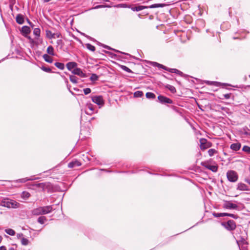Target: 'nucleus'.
I'll use <instances>...</instances> for the list:
<instances>
[{
	"instance_id": "obj_1",
	"label": "nucleus",
	"mask_w": 250,
	"mask_h": 250,
	"mask_svg": "<svg viewBox=\"0 0 250 250\" xmlns=\"http://www.w3.org/2000/svg\"><path fill=\"white\" fill-rule=\"evenodd\" d=\"M1 205L9 208H17L20 207V204L15 200L5 198L1 200Z\"/></svg>"
},
{
	"instance_id": "obj_2",
	"label": "nucleus",
	"mask_w": 250,
	"mask_h": 250,
	"mask_svg": "<svg viewBox=\"0 0 250 250\" xmlns=\"http://www.w3.org/2000/svg\"><path fill=\"white\" fill-rule=\"evenodd\" d=\"M227 177L228 180L231 182H235L238 179L237 172L234 170H229L227 173Z\"/></svg>"
},
{
	"instance_id": "obj_3",
	"label": "nucleus",
	"mask_w": 250,
	"mask_h": 250,
	"mask_svg": "<svg viewBox=\"0 0 250 250\" xmlns=\"http://www.w3.org/2000/svg\"><path fill=\"white\" fill-rule=\"evenodd\" d=\"M224 227L229 230H234L236 228V224L234 221L230 220L227 223H223Z\"/></svg>"
},
{
	"instance_id": "obj_4",
	"label": "nucleus",
	"mask_w": 250,
	"mask_h": 250,
	"mask_svg": "<svg viewBox=\"0 0 250 250\" xmlns=\"http://www.w3.org/2000/svg\"><path fill=\"white\" fill-rule=\"evenodd\" d=\"M92 101L100 106H102L104 104V101L102 96H95L91 98Z\"/></svg>"
},
{
	"instance_id": "obj_5",
	"label": "nucleus",
	"mask_w": 250,
	"mask_h": 250,
	"mask_svg": "<svg viewBox=\"0 0 250 250\" xmlns=\"http://www.w3.org/2000/svg\"><path fill=\"white\" fill-rule=\"evenodd\" d=\"M200 148L201 149L205 150L211 147V143L207 141L206 139L201 138L200 139Z\"/></svg>"
},
{
	"instance_id": "obj_6",
	"label": "nucleus",
	"mask_w": 250,
	"mask_h": 250,
	"mask_svg": "<svg viewBox=\"0 0 250 250\" xmlns=\"http://www.w3.org/2000/svg\"><path fill=\"white\" fill-rule=\"evenodd\" d=\"M223 207L227 209H236L238 208V206L232 203L231 201H226L223 204Z\"/></svg>"
},
{
	"instance_id": "obj_7",
	"label": "nucleus",
	"mask_w": 250,
	"mask_h": 250,
	"mask_svg": "<svg viewBox=\"0 0 250 250\" xmlns=\"http://www.w3.org/2000/svg\"><path fill=\"white\" fill-rule=\"evenodd\" d=\"M93 105L91 103H87L85 106V112L87 114L91 115L94 113Z\"/></svg>"
},
{
	"instance_id": "obj_8",
	"label": "nucleus",
	"mask_w": 250,
	"mask_h": 250,
	"mask_svg": "<svg viewBox=\"0 0 250 250\" xmlns=\"http://www.w3.org/2000/svg\"><path fill=\"white\" fill-rule=\"evenodd\" d=\"M158 99L160 103H167V104H172V101L165 96L160 95L158 97Z\"/></svg>"
},
{
	"instance_id": "obj_9",
	"label": "nucleus",
	"mask_w": 250,
	"mask_h": 250,
	"mask_svg": "<svg viewBox=\"0 0 250 250\" xmlns=\"http://www.w3.org/2000/svg\"><path fill=\"white\" fill-rule=\"evenodd\" d=\"M72 72L75 74L81 77L84 78L85 77V74L83 72L82 70L79 68H75L74 69Z\"/></svg>"
},
{
	"instance_id": "obj_10",
	"label": "nucleus",
	"mask_w": 250,
	"mask_h": 250,
	"mask_svg": "<svg viewBox=\"0 0 250 250\" xmlns=\"http://www.w3.org/2000/svg\"><path fill=\"white\" fill-rule=\"evenodd\" d=\"M42 214H46L50 213L52 210V207L51 206H47L44 207H42Z\"/></svg>"
},
{
	"instance_id": "obj_11",
	"label": "nucleus",
	"mask_w": 250,
	"mask_h": 250,
	"mask_svg": "<svg viewBox=\"0 0 250 250\" xmlns=\"http://www.w3.org/2000/svg\"><path fill=\"white\" fill-rule=\"evenodd\" d=\"M237 189L241 191H246L248 190V187L246 184L242 183H239L237 185Z\"/></svg>"
},
{
	"instance_id": "obj_12",
	"label": "nucleus",
	"mask_w": 250,
	"mask_h": 250,
	"mask_svg": "<svg viewBox=\"0 0 250 250\" xmlns=\"http://www.w3.org/2000/svg\"><path fill=\"white\" fill-rule=\"evenodd\" d=\"M130 8L133 11H140L145 9L148 8V7L146 6L139 5L138 6L133 7Z\"/></svg>"
},
{
	"instance_id": "obj_13",
	"label": "nucleus",
	"mask_w": 250,
	"mask_h": 250,
	"mask_svg": "<svg viewBox=\"0 0 250 250\" xmlns=\"http://www.w3.org/2000/svg\"><path fill=\"white\" fill-rule=\"evenodd\" d=\"M77 66V63L75 62H69L66 64L67 68L69 70H72L75 69Z\"/></svg>"
},
{
	"instance_id": "obj_14",
	"label": "nucleus",
	"mask_w": 250,
	"mask_h": 250,
	"mask_svg": "<svg viewBox=\"0 0 250 250\" xmlns=\"http://www.w3.org/2000/svg\"><path fill=\"white\" fill-rule=\"evenodd\" d=\"M81 165V164L78 161H72L68 164V167L70 168H73L76 167H79Z\"/></svg>"
},
{
	"instance_id": "obj_15",
	"label": "nucleus",
	"mask_w": 250,
	"mask_h": 250,
	"mask_svg": "<svg viewBox=\"0 0 250 250\" xmlns=\"http://www.w3.org/2000/svg\"><path fill=\"white\" fill-rule=\"evenodd\" d=\"M16 21L18 23L21 24L24 22L23 17L21 14H18L16 18Z\"/></svg>"
},
{
	"instance_id": "obj_16",
	"label": "nucleus",
	"mask_w": 250,
	"mask_h": 250,
	"mask_svg": "<svg viewBox=\"0 0 250 250\" xmlns=\"http://www.w3.org/2000/svg\"><path fill=\"white\" fill-rule=\"evenodd\" d=\"M230 148L234 151L239 150L241 147V144L240 143H233L230 145Z\"/></svg>"
},
{
	"instance_id": "obj_17",
	"label": "nucleus",
	"mask_w": 250,
	"mask_h": 250,
	"mask_svg": "<svg viewBox=\"0 0 250 250\" xmlns=\"http://www.w3.org/2000/svg\"><path fill=\"white\" fill-rule=\"evenodd\" d=\"M166 6V4L165 3H156L152 4L148 7V8H155L158 7H164Z\"/></svg>"
},
{
	"instance_id": "obj_18",
	"label": "nucleus",
	"mask_w": 250,
	"mask_h": 250,
	"mask_svg": "<svg viewBox=\"0 0 250 250\" xmlns=\"http://www.w3.org/2000/svg\"><path fill=\"white\" fill-rule=\"evenodd\" d=\"M42 207L34 209L32 211V213L35 215H39L42 214Z\"/></svg>"
},
{
	"instance_id": "obj_19",
	"label": "nucleus",
	"mask_w": 250,
	"mask_h": 250,
	"mask_svg": "<svg viewBox=\"0 0 250 250\" xmlns=\"http://www.w3.org/2000/svg\"><path fill=\"white\" fill-rule=\"evenodd\" d=\"M205 167L211 170L213 172H216L218 169V167L214 165H207Z\"/></svg>"
},
{
	"instance_id": "obj_20",
	"label": "nucleus",
	"mask_w": 250,
	"mask_h": 250,
	"mask_svg": "<svg viewBox=\"0 0 250 250\" xmlns=\"http://www.w3.org/2000/svg\"><path fill=\"white\" fill-rule=\"evenodd\" d=\"M42 57L45 62L49 63H52L53 62L52 58L48 54H44Z\"/></svg>"
},
{
	"instance_id": "obj_21",
	"label": "nucleus",
	"mask_w": 250,
	"mask_h": 250,
	"mask_svg": "<svg viewBox=\"0 0 250 250\" xmlns=\"http://www.w3.org/2000/svg\"><path fill=\"white\" fill-rule=\"evenodd\" d=\"M46 37L49 39L55 38V35L54 34V33H53L50 30L46 31Z\"/></svg>"
},
{
	"instance_id": "obj_22",
	"label": "nucleus",
	"mask_w": 250,
	"mask_h": 250,
	"mask_svg": "<svg viewBox=\"0 0 250 250\" xmlns=\"http://www.w3.org/2000/svg\"><path fill=\"white\" fill-rule=\"evenodd\" d=\"M21 31L24 34H28L30 32V29L27 26H24L22 27Z\"/></svg>"
},
{
	"instance_id": "obj_23",
	"label": "nucleus",
	"mask_w": 250,
	"mask_h": 250,
	"mask_svg": "<svg viewBox=\"0 0 250 250\" xmlns=\"http://www.w3.org/2000/svg\"><path fill=\"white\" fill-rule=\"evenodd\" d=\"M47 52L48 54L54 56V52L53 47L52 46H49L47 48Z\"/></svg>"
},
{
	"instance_id": "obj_24",
	"label": "nucleus",
	"mask_w": 250,
	"mask_h": 250,
	"mask_svg": "<svg viewBox=\"0 0 250 250\" xmlns=\"http://www.w3.org/2000/svg\"><path fill=\"white\" fill-rule=\"evenodd\" d=\"M237 243L240 248L243 247L244 245H246L247 244V242L245 239H242L241 240H237Z\"/></svg>"
},
{
	"instance_id": "obj_25",
	"label": "nucleus",
	"mask_w": 250,
	"mask_h": 250,
	"mask_svg": "<svg viewBox=\"0 0 250 250\" xmlns=\"http://www.w3.org/2000/svg\"><path fill=\"white\" fill-rule=\"evenodd\" d=\"M55 65L61 70H63L64 68V65L63 63L61 62H56Z\"/></svg>"
},
{
	"instance_id": "obj_26",
	"label": "nucleus",
	"mask_w": 250,
	"mask_h": 250,
	"mask_svg": "<svg viewBox=\"0 0 250 250\" xmlns=\"http://www.w3.org/2000/svg\"><path fill=\"white\" fill-rule=\"evenodd\" d=\"M117 8H130V6L125 3L118 4L116 6Z\"/></svg>"
},
{
	"instance_id": "obj_27",
	"label": "nucleus",
	"mask_w": 250,
	"mask_h": 250,
	"mask_svg": "<svg viewBox=\"0 0 250 250\" xmlns=\"http://www.w3.org/2000/svg\"><path fill=\"white\" fill-rule=\"evenodd\" d=\"M86 48L91 51H94L95 50V47L94 46L91 45L90 43H86L85 44Z\"/></svg>"
},
{
	"instance_id": "obj_28",
	"label": "nucleus",
	"mask_w": 250,
	"mask_h": 250,
	"mask_svg": "<svg viewBox=\"0 0 250 250\" xmlns=\"http://www.w3.org/2000/svg\"><path fill=\"white\" fill-rule=\"evenodd\" d=\"M217 153V151L215 149L211 148L208 150V153L210 156H212Z\"/></svg>"
},
{
	"instance_id": "obj_29",
	"label": "nucleus",
	"mask_w": 250,
	"mask_h": 250,
	"mask_svg": "<svg viewBox=\"0 0 250 250\" xmlns=\"http://www.w3.org/2000/svg\"><path fill=\"white\" fill-rule=\"evenodd\" d=\"M146 96L148 99H154L155 97V94L152 92H147Z\"/></svg>"
},
{
	"instance_id": "obj_30",
	"label": "nucleus",
	"mask_w": 250,
	"mask_h": 250,
	"mask_svg": "<svg viewBox=\"0 0 250 250\" xmlns=\"http://www.w3.org/2000/svg\"><path fill=\"white\" fill-rule=\"evenodd\" d=\"M143 95V92L141 91H137L134 93L135 97H141Z\"/></svg>"
},
{
	"instance_id": "obj_31",
	"label": "nucleus",
	"mask_w": 250,
	"mask_h": 250,
	"mask_svg": "<svg viewBox=\"0 0 250 250\" xmlns=\"http://www.w3.org/2000/svg\"><path fill=\"white\" fill-rule=\"evenodd\" d=\"M167 71L171 73H174L178 74L182 73V72L179 70L175 68H168Z\"/></svg>"
},
{
	"instance_id": "obj_32",
	"label": "nucleus",
	"mask_w": 250,
	"mask_h": 250,
	"mask_svg": "<svg viewBox=\"0 0 250 250\" xmlns=\"http://www.w3.org/2000/svg\"><path fill=\"white\" fill-rule=\"evenodd\" d=\"M5 232L9 235L13 236L15 234V232L14 230L11 229H7L5 230Z\"/></svg>"
},
{
	"instance_id": "obj_33",
	"label": "nucleus",
	"mask_w": 250,
	"mask_h": 250,
	"mask_svg": "<svg viewBox=\"0 0 250 250\" xmlns=\"http://www.w3.org/2000/svg\"><path fill=\"white\" fill-rule=\"evenodd\" d=\"M40 33H41V30L39 28H35L34 29L33 33L35 36H36L37 37H39L40 35Z\"/></svg>"
},
{
	"instance_id": "obj_34",
	"label": "nucleus",
	"mask_w": 250,
	"mask_h": 250,
	"mask_svg": "<svg viewBox=\"0 0 250 250\" xmlns=\"http://www.w3.org/2000/svg\"><path fill=\"white\" fill-rule=\"evenodd\" d=\"M166 87L168 88L172 93H175L176 92V89L174 86L171 85H167Z\"/></svg>"
},
{
	"instance_id": "obj_35",
	"label": "nucleus",
	"mask_w": 250,
	"mask_h": 250,
	"mask_svg": "<svg viewBox=\"0 0 250 250\" xmlns=\"http://www.w3.org/2000/svg\"><path fill=\"white\" fill-rule=\"evenodd\" d=\"M46 219L45 217L41 216L38 218V221L40 224H43L45 222V221H46Z\"/></svg>"
},
{
	"instance_id": "obj_36",
	"label": "nucleus",
	"mask_w": 250,
	"mask_h": 250,
	"mask_svg": "<svg viewBox=\"0 0 250 250\" xmlns=\"http://www.w3.org/2000/svg\"><path fill=\"white\" fill-rule=\"evenodd\" d=\"M70 80L73 83H77V78L75 76H70Z\"/></svg>"
},
{
	"instance_id": "obj_37",
	"label": "nucleus",
	"mask_w": 250,
	"mask_h": 250,
	"mask_svg": "<svg viewBox=\"0 0 250 250\" xmlns=\"http://www.w3.org/2000/svg\"><path fill=\"white\" fill-rule=\"evenodd\" d=\"M206 83L208 85H214L216 86H218L219 84V83L217 82H211L209 81H206Z\"/></svg>"
},
{
	"instance_id": "obj_38",
	"label": "nucleus",
	"mask_w": 250,
	"mask_h": 250,
	"mask_svg": "<svg viewBox=\"0 0 250 250\" xmlns=\"http://www.w3.org/2000/svg\"><path fill=\"white\" fill-rule=\"evenodd\" d=\"M32 180V179H28V178H24L19 179L16 181V182H20V183H25L28 180Z\"/></svg>"
},
{
	"instance_id": "obj_39",
	"label": "nucleus",
	"mask_w": 250,
	"mask_h": 250,
	"mask_svg": "<svg viewBox=\"0 0 250 250\" xmlns=\"http://www.w3.org/2000/svg\"><path fill=\"white\" fill-rule=\"evenodd\" d=\"M29 241L25 238H22L21 239V243L23 245L26 246L28 244Z\"/></svg>"
},
{
	"instance_id": "obj_40",
	"label": "nucleus",
	"mask_w": 250,
	"mask_h": 250,
	"mask_svg": "<svg viewBox=\"0 0 250 250\" xmlns=\"http://www.w3.org/2000/svg\"><path fill=\"white\" fill-rule=\"evenodd\" d=\"M98 79V76L95 74H92L90 78V79L92 81H97Z\"/></svg>"
},
{
	"instance_id": "obj_41",
	"label": "nucleus",
	"mask_w": 250,
	"mask_h": 250,
	"mask_svg": "<svg viewBox=\"0 0 250 250\" xmlns=\"http://www.w3.org/2000/svg\"><path fill=\"white\" fill-rule=\"evenodd\" d=\"M243 150L245 152H246L249 154H250V147L245 146L243 147Z\"/></svg>"
},
{
	"instance_id": "obj_42",
	"label": "nucleus",
	"mask_w": 250,
	"mask_h": 250,
	"mask_svg": "<svg viewBox=\"0 0 250 250\" xmlns=\"http://www.w3.org/2000/svg\"><path fill=\"white\" fill-rule=\"evenodd\" d=\"M155 64L156 65V66H157L158 67H160V68H162L166 70H168V68H167V67H166L165 66L162 65V64H159V63H158L157 62H155Z\"/></svg>"
},
{
	"instance_id": "obj_43",
	"label": "nucleus",
	"mask_w": 250,
	"mask_h": 250,
	"mask_svg": "<svg viewBox=\"0 0 250 250\" xmlns=\"http://www.w3.org/2000/svg\"><path fill=\"white\" fill-rule=\"evenodd\" d=\"M121 68H122L123 70L125 71L126 72H127L128 73L131 72V70L126 66L122 65L121 66Z\"/></svg>"
},
{
	"instance_id": "obj_44",
	"label": "nucleus",
	"mask_w": 250,
	"mask_h": 250,
	"mask_svg": "<svg viewBox=\"0 0 250 250\" xmlns=\"http://www.w3.org/2000/svg\"><path fill=\"white\" fill-rule=\"evenodd\" d=\"M41 69L43 71L46 72H51V69L50 68H47V67H45L44 66H42V67Z\"/></svg>"
},
{
	"instance_id": "obj_45",
	"label": "nucleus",
	"mask_w": 250,
	"mask_h": 250,
	"mask_svg": "<svg viewBox=\"0 0 250 250\" xmlns=\"http://www.w3.org/2000/svg\"><path fill=\"white\" fill-rule=\"evenodd\" d=\"M30 194L26 191H24L22 193V196L26 198H28L30 196Z\"/></svg>"
},
{
	"instance_id": "obj_46",
	"label": "nucleus",
	"mask_w": 250,
	"mask_h": 250,
	"mask_svg": "<svg viewBox=\"0 0 250 250\" xmlns=\"http://www.w3.org/2000/svg\"><path fill=\"white\" fill-rule=\"evenodd\" d=\"M83 92L85 95H87L91 92V89L89 88H84Z\"/></svg>"
},
{
	"instance_id": "obj_47",
	"label": "nucleus",
	"mask_w": 250,
	"mask_h": 250,
	"mask_svg": "<svg viewBox=\"0 0 250 250\" xmlns=\"http://www.w3.org/2000/svg\"><path fill=\"white\" fill-rule=\"evenodd\" d=\"M223 96L224 97V98L226 99H229L231 97V94H223Z\"/></svg>"
},
{
	"instance_id": "obj_48",
	"label": "nucleus",
	"mask_w": 250,
	"mask_h": 250,
	"mask_svg": "<svg viewBox=\"0 0 250 250\" xmlns=\"http://www.w3.org/2000/svg\"><path fill=\"white\" fill-rule=\"evenodd\" d=\"M213 215L215 217H220V213H213Z\"/></svg>"
},
{
	"instance_id": "obj_49",
	"label": "nucleus",
	"mask_w": 250,
	"mask_h": 250,
	"mask_svg": "<svg viewBox=\"0 0 250 250\" xmlns=\"http://www.w3.org/2000/svg\"><path fill=\"white\" fill-rule=\"evenodd\" d=\"M229 216V217H232L233 218H236L237 217L235 215L233 214H231V213H228V216Z\"/></svg>"
},
{
	"instance_id": "obj_50",
	"label": "nucleus",
	"mask_w": 250,
	"mask_h": 250,
	"mask_svg": "<svg viewBox=\"0 0 250 250\" xmlns=\"http://www.w3.org/2000/svg\"><path fill=\"white\" fill-rule=\"evenodd\" d=\"M54 34L55 35V38H60L61 36V34L60 33H54Z\"/></svg>"
},
{
	"instance_id": "obj_51",
	"label": "nucleus",
	"mask_w": 250,
	"mask_h": 250,
	"mask_svg": "<svg viewBox=\"0 0 250 250\" xmlns=\"http://www.w3.org/2000/svg\"><path fill=\"white\" fill-rule=\"evenodd\" d=\"M221 217L228 216V213H220Z\"/></svg>"
},
{
	"instance_id": "obj_52",
	"label": "nucleus",
	"mask_w": 250,
	"mask_h": 250,
	"mask_svg": "<svg viewBox=\"0 0 250 250\" xmlns=\"http://www.w3.org/2000/svg\"><path fill=\"white\" fill-rule=\"evenodd\" d=\"M245 181L250 185V179L246 178L245 179Z\"/></svg>"
},
{
	"instance_id": "obj_53",
	"label": "nucleus",
	"mask_w": 250,
	"mask_h": 250,
	"mask_svg": "<svg viewBox=\"0 0 250 250\" xmlns=\"http://www.w3.org/2000/svg\"><path fill=\"white\" fill-rule=\"evenodd\" d=\"M0 250H6V248L5 246H2L0 247Z\"/></svg>"
},
{
	"instance_id": "obj_54",
	"label": "nucleus",
	"mask_w": 250,
	"mask_h": 250,
	"mask_svg": "<svg viewBox=\"0 0 250 250\" xmlns=\"http://www.w3.org/2000/svg\"><path fill=\"white\" fill-rule=\"evenodd\" d=\"M37 186L38 187H43V184H38V185H37Z\"/></svg>"
},
{
	"instance_id": "obj_55",
	"label": "nucleus",
	"mask_w": 250,
	"mask_h": 250,
	"mask_svg": "<svg viewBox=\"0 0 250 250\" xmlns=\"http://www.w3.org/2000/svg\"><path fill=\"white\" fill-rule=\"evenodd\" d=\"M62 42V41L61 40H59L57 41V42L58 44H59L60 43Z\"/></svg>"
},
{
	"instance_id": "obj_56",
	"label": "nucleus",
	"mask_w": 250,
	"mask_h": 250,
	"mask_svg": "<svg viewBox=\"0 0 250 250\" xmlns=\"http://www.w3.org/2000/svg\"><path fill=\"white\" fill-rule=\"evenodd\" d=\"M104 47L105 48H107L108 49H111V48L110 47H108V46L107 45H104Z\"/></svg>"
},
{
	"instance_id": "obj_57",
	"label": "nucleus",
	"mask_w": 250,
	"mask_h": 250,
	"mask_svg": "<svg viewBox=\"0 0 250 250\" xmlns=\"http://www.w3.org/2000/svg\"><path fill=\"white\" fill-rule=\"evenodd\" d=\"M9 250H16L14 248H10Z\"/></svg>"
},
{
	"instance_id": "obj_58",
	"label": "nucleus",
	"mask_w": 250,
	"mask_h": 250,
	"mask_svg": "<svg viewBox=\"0 0 250 250\" xmlns=\"http://www.w3.org/2000/svg\"><path fill=\"white\" fill-rule=\"evenodd\" d=\"M2 239V237L1 236H0V243L1 242Z\"/></svg>"
},
{
	"instance_id": "obj_59",
	"label": "nucleus",
	"mask_w": 250,
	"mask_h": 250,
	"mask_svg": "<svg viewBox=\"0 0 250 250\" xmlns=\"http://www.w3.org/2000/svg\"><path fill=\"white\" fill-rule=\"evenodd\" d=\"M28 22L29 23V24L30 25L32 26V23H31V22L30 21H28Z\"/></svg>"
},
{
	"instance_id": "obj_60",
	"label": "nucleus",
	"mask_w": 250,
	"mask_h": 250,
	"mask_svg": "<svg viewBox=\"0 0 250 250\" xmlns=\"http://www.w3.org/2000/svg\"><path fill=\"white\" fill-rule=\"evenodd\" d=\"M98 7H103V5H99V6H98Z\"/></svg>"
},
{
	"instance_id": "obj_61",
	"label": "nucleus",
	"mask_w": 250,
	"mask_h": 250,
	"mask_svg": "<svg viewBox=\"0 0 250 250\" xmlns=\"http://www.w3.org/2000/svg\"><path fill=\"white\" fill-rule=\"evenodd\" d=\"M249 170H250V167H249Z\"/></svg>"
},
{
	"instance_id": "obj_62",
	"label": "nucleus",
	"mask_w": 250,
	"mask_h": 250,
	"mask_svg": "<svg viewBox=\"0 0 250 250\" xmlns=\"http://www.w3.org/2000/svg\"><path fill=\"white\" fill-rule=\"evenodd\" d=\"M250 127V125H249Z\"/></svg>"
}]
</instances>
